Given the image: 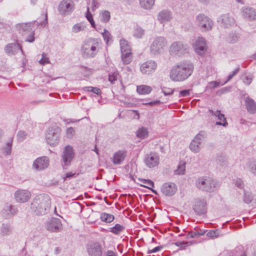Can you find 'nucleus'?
I'll return each instance as SVG.
<instances>
[{
  "label": "nucleus",
  "instance_id": "obj_9",
  "mask_svg": "<svg viewBox=\"0 0 256 256\" xmlns=\"http://www.w3.org/2000/svg\"><path fill=\"white\" fill-rule=\"evenodd\" d=\"M206 137V132L200 131L198 134L190 144V149L194 153H198L200 151V144Z\"/></svg>",
  "mask_w": 256,
  "mask_h": 256
},
{
  "label": "nucleus",
  "instance_id": "obj_46",
  "mask_svg": "<svg viewBox=\"0 0 256 256\" xmlns=\"http://www.w3.org/2000/svg\"><path fill=\"white\" fill-rule=\"evenodd\" d=\"M27 134L24 131H20L17 134V139L18 142H22L26 138Z\"/></svg>",
  "mask_w": 256,
  "mask_h": 256
},
{
  "label": "nucleus",
  "instance_id": "obj_56",
  "mask_svg": "<svg viewBox=\"0 0 256 256\" xmlns=\"http://www.w3.org/2000/svg\"><path fill=\"white\" fill-rule=\"evenodd\" d=\"M184 47L183 44L180 42H173L170 48H182Z\"/></svg>",
  "mask_w": 256,
  "mask_h": 256
},
{
  "label": "nucleus",
  "instance_id": "obj_48",
  "mask_svg": "<svg viewBox=\"0 0 256 256\" xmlns=\"http://www.w3.org/2000/svg\"><path fill=\"white\" fill-rule=\"evenodd\" d=\"M84 30V27L82 26V24L80 23L76 24H74L72 28V31L74 32L77 33L83 30Z\"/></svg>",
  "mask_w": 256,
  "mask_h": 256
},
{
  "label": "nucleus",
  "instance_id": "obj_17",
  "mask_svg": "<svg viewBox=\"0 0 256 256\" xmlns=\"http://www.w3.org/2000/svg\"><path fill=\"white\" fill-rule=\"evenodd\" d=\"M176 190V186L172 182H166L161 187V192L166 196H173Z\"/></svg>",
  "mask_w": 256,
  "mask_h": 256
},
{
  "label": "nucleus",
  "instance_id": "obj_45",
  "mask_svg": "<svg viewBox=\"0 0 256 256\" xmlns=\"http://www.w3.org/2000/svg\"><path fill=\"white\" fill-rule=\"evenodd\" d=\"M86 18L87 20H88V22H90V24H91L93 28H95L96 24H95L94 21L92 18V15L89 11L88 8L87 12H86Z\"/></svg>",
  "mask_w": 256,
  "mask_h": 256
},
{
  "label": "nucleus",
  "instance_id": "obj_30",
  "mask_svg": "<svg viewBox=\"0 0 256 256\" xmlns=\"http://www.w3.org/2000/svg\"><path fill=\"white\" fill-rule=\"evenodd\" d=\"M152 90V88L146 85H140L136 87V91L140 94H149Z\"/></svg>",
  "mask_w": 256,
  "mask_h": 256
},
{
  "label": "nucleus",
  "instance_id": "obj_14",
  "mask_svg": "<svg viewBox=\"0 0 256 256\" xmlns=\"http://www.w3.org/2000/svg\"><path fill=\"white\" fill-rule=\"evenodd\" d=\"M146 166L149 168H154L160 164L159 156L156 153L146 154L144 158Z\"/></svg>",
  "mask_w": 256,
  "mask_h": 256
},
{
  "label": "nucleus",
  "instance_id": "obj_5",
  "mask_svg": "<svg viewBox=\"0 0 256 256\" xmlns=\"http://www.w3.org/2000/svg\"><path fill=\"white\" fill-rule=\"evenodd\" d=\"M74 157V153L72 147L70 145L66 146L62 154V164L64 168L66 169L68 166L70 165Z\"/></svg>",
  "mask_w": 256,
  "mask_h": 256
},
{
  "label": "nucleus",
  "instance_id": "obj_61",
  "mask_svg": "<svg viewBox=\"0 0 256 256\" xmlns=\"http://www.w3.org/2000/svg\"><path fill=\"white\" fill-rule=\"evenodd\" d=\"M40 63L42 64H45L49 62L48 58H47L44 54L42 55V58L39 61Z\"/></svg>",
  "mask_w": 256,
  "mask_h": 256
},
{
  "label": "nucleus",
  "instance_id": "obj_64",
  "mask_svg": "<svg viewBox=\"0 0 256 256\" xmlns=\"http://www.w3.org/2000/svg\"><path fill=\"white\" fill-rule=\"evenodd\" d=\"M105 256H117L116 253L111 250H108Z\"/></svg>",
  "mask_w": 256,
  "mask_h": 256
},
{
  "label": "nucleus",
  "instance_id": "obj_34",
  "mask_svg": "<svg viewBox=\"0 0 256 256\" xmlns=\"http://www.w3.org/2000/svg\"><path fill=\"white\" fill-rule=\"evenodd\" d=\"M148 132L146 128L144 127L140 128L136 132V136L138 138L144 139L148 136Z\"/></svg>",
  "mask_w": 256,
  "mask_h": 256
},
{
  "label": "nucleus",
  "instance_id": "obj_12",
  "mask_svg": "<svg viewBox=\"0 0 256 256\" xmlns=\"http://www.w3.org/2000/svg\"><path fill=\"white\" fill-rule=\"evenodd\" d=\"M31 192L26 190L19 189L14 194L16 201L19 203H24L29 200L31 198Z\"/></svg>",
  "mask_w": 256,
  "mask_h": 256
},
{
  "label": "nucleus",
  "instance_id": "obj_33",
  "mask_svg": "<svg viewBox=\"0 0 256 256\" xmlns=\"http://www.w3.org/2000/svg\"><path fill=\"white\" fill-rule=\"evenodd\" d=\"M144 34V30L140 26H136L134 28L133 36L136 38H142Z\"/></svg>",
  "mask_w": 256,
  "mask_h": 256
},
{
  "label": "nucleus",
  "instance_id": "obj_59",
  "mask_svg": "<svg viewBox=\"0 0 256 256\" xmlns=\"http://www.w3.org/2000/svg\"><path fill=\"white\" fill-rule=\"evenodd\" d=\"M162 92L165 96H168L174 93V90L168 88H164L162 89Z\"/></svg>",
  "mask_w": 256,
  "mask_h": 256
},
{
  "label": "nucleus",
  "instance_id": "obj_29",
  "mask_svg": "<svg viewBox=\"0 0 256 256\" xmlns=\"http://www.w3.org/2000/svg\"><path fill=\"white\" fill-rule=\"evenodd\" d=\"M194 48H206V41L202 36H198L195 40L193 44Z\"/></svg>",
  "mask_w": 256,
  "mask_h": 256
},
{
  "label": "nucleus",
  "instance_id": "obj_8",
  "mask_svg": "<svg viewBox=\"0 0 256 256\" xmlns=\"http://www.w3.org/2000/svg\"><path fill=\"white\" fill-rule=\"evenodd\" d=\"M196 22L203 31H210L212 29L214 23L212 20L204 14L196 16Z\"/></svg>",
  "mask_w": 256,
  "mask_h": 256
},
{
  "label": "nucleus",
  "instance_id": "obj_38",
  "mask_svg": "<svg viewBox=\"0 0 256 256\" xmlns=\"http://www.w3.org/2000/svg\"><path fill=\"white\" fill-rule=\"evenodd\" d=\"M97 49H82V54L84 58L94 56L97 53Z\"/></svg>",
  "mask_w": 256,
  "mask_h": 256
},
{
  "label": "nucleus",
  "instance_id": "obj_3",
  "mask_svg": "<svg viewBox=\"0 0 256 256\" xmlns=\"http://www.w3.org/2000/svg\"><path fill=\"white\" fill-rule=\"evenodd\" d=\"M42 16H44V20L41 21L40 18L34 22L22 23L16 25V28L20 33L30 32L34 30V26L36 25L37 27H44L48 24V13L47 10H44L42 11Z\"/></svg>",
  "mask_w": 256,
  "mask_h": 256
},
{
  "label": "nucleus",
  "instance_id": "obj_57",
  "mask_svg": "<svg viewBox=\"0 0 256 256\" xmlns=\"http://www.w3.org/2000/svg\"><path fill=\"white\" fill-rule=\"evenodd\" d=\"M34 30H33L30 32V34L28 36L26 40V42H32L34 40Z\"/></svg>",
  "mask_w": 256,
  "mask_h": 256
},
{
  "label": "nucleus",
  "instance_id": "obj_44",
  "mask_svg": "<svg viewBox=\"0 0 256 256\" xmlns=\"http://www.w3.org/2000/svg\"><path fill=\"white\" fill-rule=\"evenodd\" d=\"M192 244V242H176L174 244L180 248V250H184L186 247Z\"/></svg>",
  "mask_w": 256,
  "mask_h": 256
},
{
  "label": "nucleus",
  "instance_id": "obj_60",
  "mask_svg": "<svg viewBox=\"0 0 256 256\" xmlns=\"http://www.w3.org/2000/svg\"><path fill=\"white\" fill-rule=\"evenodd\" d=\"M237 40L236 36L232 34V36H229L227 38V41L230 43H234L236 42Z\"/></svg>",
  "mask_w": 256,
  "mask_h": 256
},
{
  "label": "nucleus",
  "instance_id": "obj_43",
  "mask_svg": "<svg viewBox=\"0 0 256 256\" xmlns=\"http://www.w3.org/2000/svg\"><path fill=\"white\" fill-rule=\"evenodd\" d=\"M84 90L88 92H92L97 95H100L102 92L101 90L96 87L86 86L84 88Z\"/></svg>",
  "mask_w": 256,
  "mask_h": 256
},
{
  "label": "nucleus",
  "instance_id": "obj_35",
  "mask_svg": "<svg viewBox=\"0 0 256 256\" xmlns=\"http://www.w3.org/2000/svg\"><path fill=\"white\" fill-rule=\"evenodd\" d=\"M246 168L254 174L256 175V160H249L246 164Z\"/></svg>",
  "mask_w": 256,
  "mask_h": 256
},
{
  "label": "nucleus",
  "instance_id": "obj_21",
  "mask_svg": "<svg viewBox=\"0 0 256 256\" xmlns=\"http://www.w3.org/2000/svg\"><path fill=\"white\" fill-rule=\"evenodd\" d=\"M194 210L200 215L206 212V202L204 199H198L194 206Z\"/></svg>",
  "mask_w": 256,
  "mask_h": 256
},
{
  "label": "nucleus",
  "instance_id": "obj_47",
  "mask_svg": "<svg viewBox=\"0 0 256 256\" xmlns=\"http://www.w3.org/2000/svg\"><path fill=\"white\" fill-rule=\"evenodd\" d=\"M22 45L20 43L18 42V41L16 40L14 43H10L8 44L5 48H22Z\"/></svg>",
  "mask_w": 256,
  "mask_h": 256
},
{
  "label": "nucleus",
  "instance_id": "obj_32",
  "mask_svg": "<svg viewBox=\"0 0 256 256\" xmlns=\"http://www.w3.org/2000/svg\"><path fill=\"white\" fill-rule=\"evenodd\" d=\"M155 0H140V6L146 10H150L153 7Z\"/></svg>",
  "mask_w": 256,
  "mask_h": 256
},
{
  "label": "nucleus",
  "instance_id": "obj_52",
  "mask_svg": "<svg viewBox=\"0 0 256 256\" xmlns=\"http://www.w3.org/2000/svg\"><path fill=\"white\" fill-rule=\"evenodd\" d=\"M219 235V232L218 230H211L209 231L207 234L206 236L208 237H210L212 238H216Z\"/></svg>",
  "mask_w": 256,
  "mask_h": 256
},
{
  "label": "nucleus",
  "instance_id": "obj_49",
  "mask_svg": "<svg viewBox=\"0 0 256 256\" xmlns=\"http://www.w3.org/2000/svg\"><path fill=\"white\" fill-rule=\"evenodd\" d=\"M118 74L117 72H111L108 76V80L112 84H114L115 82L117 80Z\"/></svg>",
  "mask_w": 256,
  "mask_h": 256
},
{
  "label": "nucleus",
  "instance_id": "obj_27",
  "mask_svg": "<svg viewBox=\"0 0 256 256\" xmlns=\"http://www.w3.org/2000/svg\"><path fill=\"white\" fill-rule=\"evenodd\" d=\"M12 232V226L9 222L2 223L0 227V234L2 236L10 235Z\"/></svg>",
  "mask_w": 256,
  "mask_h": 256
},
{
  "label": "nucleus",
  "instance_id": "obj_1",
  "mask_svg": "<svg viewBox=\"0 0 256 256\" xmlns=\"http://www.w3.org/2000/svg\"><path fill=\"white\" fill-rule=\"evenodd\" d=\"M193 64L189 62H182L174 66L170 72V78L174 82H182L187 79L194 70Z\"/></svg>",
  "mask_w": 256,
  "mask_h": 256
},
{
  "label": "nucleus",
  "instance_id": "obj_40",
  "mask_svg": "<svg viewBox=\"0 0 256 256\" xmlns=\"http://www.w3.org/2000/svg\"><path fill=\"white\" fill-rule=\"evenodd\" d=\"M186 170V163L180 162L178 166V168L174 171V174L178 175L184 174Z\"/></svg>",
  "mask_w": 256,
  "mask_h": 256
},
{
  "label": "nucleus",
  "instance_id": "obj_24",
  "mask_svg": "<svg viewBox=\"0 0 256 256\" xmlns=\"http://www.w3.org/2000/svg\"><path fill=\"white\" fill-rule=\"evenodd\" d=\"M121 58L124 64H128L132 60L131 49H121Z\"/></svg>",
  "mask_w": 256,
  "mask_h": 256
},
{
  "label": "nucleus",
  "instance_id": "obj_23",
  "mask_svg": "<svg viewBox=\"0 0 256 256\" xmlns=\"http://www.w3.org/2000/svg\"><path fill=\"white\" fill-rule=\"evenodd\" d=\"M168 42L164 36H157L154 38L151 44L150 48H164L167 46Z\"/></svg>",
  "mask_w": 256,
  "mask_h": 256
},
{
  "label": "nucleus",
  "instance_id": "obj_4",
  "mask_svg": "<svg viewBox=\"0 0 256 256\" xmlns=\"http://www.w3.org/2000/svg\"><path fill=\"white\" fill-rule=\"evenodd\" d=\"M196 185L200 190L212 192L216 189V182L210 177L203 176L196 180Z\"/></svg>",
  "mask_w": 256,
  "mask_h": 256
},
{
  "label": "nucleus",
  "instance_id": "obj_41",
  "mask_svg": "<svg viewBox=\"0 0 256 256\" xmlns=\"http://www.w3.org/2000/svg\"><path fill=\"white\" fill-rule=\"evenodd\" d=\"M12 140H8L6 144V146H4L2 148L3 153L5 155H9L11 153L12 151Z\"/></svg>",
  "mask_w": 256,
  "mask_h": 256
},
{
  "label": "nucleus",
  "instance_id": "obj_42",
  "mask_svg": "<svg viewBox=\"0 0 256 256\" xmlns=\"http://www.w3.org/2000/svg\"><path fill=\"white\" fill-rule=\"evenodd\" d=\"M102 36L106 44H108L110 42H112V37L110 33L106 29L104 30Z\"/></svg>",
  "mask_w": 256,
  "mask_h": 256
},
{
  "label": "nucleus",
  "instance_id": "obj_58",
  "mask_svg": "<svg viewBox=\"0 0 256 256\" xmlns=\"http://www.w3.org/2000/svg\"><path fill=\"white\" fill-rule=\"evenodd\" d=\"M252 80V76L250 75H249V76H246V78L243 80V82L246 85L248 86L250 84Z\"/></svg>",
  "mask_w": 256,
  "mask_h": 256
},
{
  "label": "nucleus",
  "instance_id": "obj_51",
  "mask_svg": "<svg viewBox=\"0 0 256 256\" xmlns=\"http://www.w3.org/2000/svg\"><path fill=\"white\" fill-rule=\"evenodd\" d=\"M120 48H127L130 47V44L125 39L122 38L120 41Z\"/></svg>",
  "mask_w": 256,
  "mask_h": 256
},
{
  "label": "nucleus",
  "instance_id": "obj_19",
  "mask_svg": "<svg viewBox=\"0 0 256 256\" xmlns=\"http://www.w3.org/2000/svg\"><path fill=\"white\" fill-rule=\"evenodd\" d=\"M46 228L48 230L57 232L62 229V224L60 219L52 218L47 223Z\"/></svg>",
  "mask_w": 256,
  "mask_h": 256
},
{
  "label": "nucleus",
  "instance_id": "obj_28",
  "mask_svg": "<svg viewBox=\"0 0 256 256\" xmlns=\"http://www.w3.org/2000/svg\"><path fill=\"white\" fill-rule=\"evenodd\" d=\"M139 180L142 183L140 186L150 190L154 194H157V192L152 188L154 187V182L150 180L140 178Z\"/></svg>",
  "mask_w": 256,
  "mask_h": 256
},
{
  "label": "nucleus",
  "instance_id": "obj_13",
  "mask_svg": "<svg viewBox=\"0 0 256 256\" xmlns=\"http://www.w3.org/2000/svg\"><path fill=\"white\" fill-rule=\"evenodd\" d=\"M128 154L124 149L119 150L113 154L110 160L114 165H120L125 160Z\"/></svg>",
  "mask_w": 256,
  "mask_h": 256
},
{
  "label": "nucleus",
  "instance_id": "obj_15",
  "mask_svg": "<svg viewBox=\"0 0 256 256\" xmlns=\"http://www.w3.org/2000/svg\"><path fill=\"white\" fill-rule=\"evenodd\" d=\"M243 18L249 21L256 20V9L250 6H244L241 9Z\"/></svg>",
  "mask_w": 256,
  "mask_h": 256
},
{
  "label": "nucleus",
  "instance_id": "obj_7",
  "mask_svg": "<svg viewBox=\"0 0 256 256\" xmlns=\"http://www.w3.org/2000/svg\"><path fill=\"white\" fill-rule=\"evenodd\" d=\"M75 4L73 0H62L58 6V11L62 15H68L74 10Z\"/></svg>",
  "mask_w": 256,
  "mask_h": 256
},
{
  "label": "nucleus",
  "instance_id": "obj_20",
  "mask_svg": "<svg viewBox=\"0 0 256 256\" xmlns=\"http://www.w3.org/2000/svg\"><path fill=\"white\" fill-rule=\"evenodd\" d=\"M223 26L226 28H230L235 24L234 18L230 14H226L222 15L220 18Z\"/></svg>",
  "mask_w": 256,
  "mask_h": 256
},
{
  "label": "nucleus",
  "instance_id": "obj_55",
  "mask_svg": "<svg viewBox=\"0 0 256 256\" xmlns=\"http://www.w3.org/2000/svg\"><path fill=\"white\" fill-rule=\"evenodd\" d=\"M190 94V90H184L180 92L179 98L181 97H185L188 96Z\"/></svg>",
  "mask_w": 256,
  "mask_h": 256
},
{
  "label": "nucleus",
  "instance_id": "obj_2",
  "mask_svg": "<svg viewBox=\"0 0 256 256\" xmlns=\"http://www.w3.org/2000/svg\"><path fill=\"white\" fill-rule=\"evenodd\" d=\"M51 200L47 194H40L36 196L30 208L36 215H44L50 210Z\"/></svg>",
  "mask_w": 256,
  "mask_h": 256
},
{
  "label": "nucleus",
  "instance_id": "obj_6",
  "mask_svg": "<svg viewBox=\"0 0 256 256\" xmlns=\"http://www.w3.org/2000/svg\"><path fill=\"white\" fill-rule=\"evenodd\" d=\"M61 130L60 128H49L46 135L47 142L50 146L58 144Z\"/></svg>",
  "mask_w": 256,
  "mask_h": 256
},
{
  "label": "nucleus",
  "instance_id": "obj_18",
  "mask_svg": "<svg viewBox=\"0 0 256 256\" xmlns=\"http://www.w3.org/2000/svg\"><path fill=\"white\" fill-rule=\"evenodd\" d=\"M209 112L212 116L217 118L218 122H216V124L217 126H222L224 127H226L228 126V123L226 122V118L224 114H222L220 110H216L214 111L212 110H209Z\"/></svg>",
  "mask_w": 256,
  "mask_h": 256
},
{
  "label": "nucleus",
  "instance_id": "obj_36",
  "mask_svg": "<svg viewBox=\"0 0 256 256\" xmlns=\"http://www.w3.org/2000/svg\"><path fill=\"white\" fill-rule=\"evenodd\" d=\"M186 49H170V53L174 57L179 58L186 53Z\"/></svg>",
  "mask_w": 256,
  "mask_h": 256
},
{
  "label": "nucleus",
  "instance_id": "obj_31",
  "mask_svg": "<svg viewBox=\"0 0 256 256\" xmlns=\"http://www.w3.org/2000/svg\"><path fill=\"white\" fill-rule=\"evenodd\" d=\"M125 230L124 226L116 224L114 226L110 228L109 231L116 235H119Z\"/></svg>",
  "mask_w": 256,
  "mask_h": 256
},
{
  "label": "nucleus",
  "instance_id": "obj_62",
  "mask_svg": "<svg viewBox=\"0 0 256 256\" xmlns=\"http://www.w3.org/2000/svg\"><path fill=\"white\" fill-rule=\"evenodd\" d=\"M220 86V82L216 81H212L209 82L208 87L212 89L214 88Z\"/></svg>",
  "mask_w": 256,
  "mask_h": 256
},
{
  "label": "nucleus",
  "instance_id": "obj_10",
  "mask_svg": "<svg viewBox=\"0 0 256 256\" xmlns=\"http://www.w3.org/2000/svg\"><path fill=\"white\" fill-rule=\"evenodd\" d=\"M50 160L48 156L39 157L34 160L32 168L36 171L43 170L48 166Z\"/></svg>",
  "mask_w": 256,
  "mask_h": 256
},
{
  "label": "nucleus",
  "instance_id": "obj_63",
  "mask_svg": "<svg viewBox=\"0 0 256 256\" xmlns=\"http://www.w3.org/2000/svg\"><path fill=\"white\" fill-rule=\"evenodd\" d=\"M206 50V49H194L195 52L201 56L205 54Z\"/></svg>",
  "mask_w": 256,
  "mask_h": 256
},
{
  "label": "nucleus",
  "instance_id": "obj_16",
  "mask_svg": "<svg viewBox=\"0 0 256 256\" xmlns=\"http://www.w3.org/2000/svg\"><path fill=\"white\" fill-rule=\"evenodd\" d=\"M87 252L90 256H102V250L101 245L98 242L88 244Z\"/></svg>",
  "mask_w": 256,
  "mask_h": 256
},
{
  "label": "nucleus",
  "instance_id": "obj_26",
  "mask_svg": "<svg viewBox=\"0 0 256 256\" xmlns=\"http://www.w3.org/2000/svg\"><path fill=\"white\" fill-rule=\"evenodd\" d=\"M246 108L248 112L252 114H256V102L252 98L246 97L245 98Z\"/></svg>",
  "mask_w": 256,
  "mask_h": 256
},
{
  "label": "nucleus",
  "instance_id": "obj_25",
  "mask_svg": "<svg viewBox=\"0 0 256 256\" xmlns=\"http://www.w3.org/2000/svg\"><path fill=\"white\" fill-rule=\"evenodd\" d=\"M18 212L17 209L12 205H6L2 210V214L6 218H8Z\"/></svg>",
  "mask_w": 256,
  "mask_h": 256
},
{
  "label": "nucleus",
  "instance_id": "obj_53",
  "mask_svg": "<svg viewBox=\"0 0 256 256\" xmlns=\"http://www.w3.org/2000/svg\"><path fill=\"white\" fill-rule=\"evenodd\" d=\"M235 185L239 188L242 189L244 188V183L240 178H237L234 180Z\"/></svg>",
  "mask_w": 256,
  "mask_h": 256
},
{
  "label": "nucleus",
  "instance_id": "obj_39",
  "mask_svg": "<svg viewBox=\"0 0 256 256\" xmlns=\"http://www.w3.org/2000/svg\"><path fill=\"white\" fill-rule=\"evenodd\" d=\"M100 20L104 22L107 23L109 22L110 18V14L108 10H104L102 12L100 15Z\"/></svg>",
  "mask_w": 256,
  "mask_h": 256
},
{
  "label": "nucleus",
  "instance_id": "obj_37",
  "mask_svg": "<svg viewBox=\"0 0 256 256\" xmlns=\"http://www.w3.org/2000/svg\"><path fill=\"white\" fill-rule=\"evenodd\" d=\"M100 219L104 222L110 223L114 220V216L113 214H109L106 212H102L100 214Z\"/></svg>",
  "mask_w": 256,
  "mask_h": 256
},
{
  "label": "nucleus",
  "instance_id": "obj_11",
  "mask_svg": "<svg viewBox=\"0 0 256 256\" xmlns=\"http://www.w3.org/2000/svg\"><path fill=\"white\" fill-rule=\"evenodd\" d=\"M157 64L156 62L150 60L142 63L140 66V71L145 75H150L156 70Z\"/></svg>",
  "mask_w": 256,
  "mask_h": 256
},
{
  "label": "nucleus",
  "instance_id": "obj_50",
  "mask_svg": "<svg viewBox=\"0 0 256 256\" xmlns=\"http://www.w3.org/2000/svg\"><path fill=\"white\" fill-rule=\"evenodd\" d=\"M75 134L74 129L72 127L68 128L66 130V135L68 138H72Z\"/></svg>",
  "mask_w": 256,
  "mask_h": 256
},
{
  "label": "nucleus",
  "instance_id": "obj_22",
  "mask_svg": "<svg viewBox=\"0 0 256 256\" xmlns=\"http://www.w3.org/2000/svg\"><path fill=\"white\" fill-rule=\"evenodd\" d=\"M172 18V12L168 10H164L160 11L158 15V20L161 24L170 22Z\"/></svg>",
  "mask_w": 256,
  "mask_h": 256
},
{
  "label": "nucleus",
  "instance_id": "obj_54",
  "mask_svg": "<svg viewBox=\"0 0 256 256\" xmlns=\"http://www.w3.org/2000/svg\"><path fill=\"white\" fill-rule=\"evenodd\" d=\"M240 70V67H238L232 72L230 73L228 76V79L226 82L230 81L234 76H236Z\"/></svg>",
  "mask_w": 256,
  "mask_h": 256
}]
</instances>
